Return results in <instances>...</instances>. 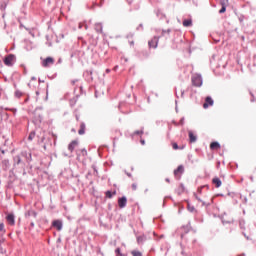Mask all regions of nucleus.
Instances as JSON below:
<instances>
[{"label":"nucleus","instance_id":"18","mask_svg":"<svg viewBox=\"0 0 256 256\" xmlns=\"http://www.w3.org/2000/svg\"><path fill=\"white\" fill-rule=\"evenodd\" d=\"M188 135H189L190 143H195L197 141V136H195V134H193L192 131H189Z\"/></svg>","mask_w":256,"mask_h":256},{"label":"nucleus","instance_id":"40","mask_svg":"<svg viewBox=\"0 0 256 256\" xmlns=\"http://www.w3.org/2000/svg\"><path fill=\"white\" fill-rule=\"evenodd\" d=\"M78 29H83V23H79Z\"/></svg>","mask_w":256,"mask_h":256},{"label":"nucleus","instance_id":"39","mask_svg":"<svg viewBox=\"0 0 256 256\" xmlns=\"http://www.w3.org/2000/svg\"><path fill=\"white\" fill-rule=\"evenodd\" d=\"M125 173H126L127 177H133V175L129 172L125 171Z\"/></svg>","mask_w":256,"mask_h":256},{"label":"nucleus","instance_id":"43","mask_svg":"<svg viewBox=\"0 0 256 256\" xmlns=\"http://www.w3.org/2000/svg\"><path fill=\"white\" fill-rule=\"evenodd\" d=\"M184 121H185V118H182V119L180 120L181 125H183Z\"/></svg>","mask_w":256,"mask_h":256},{"label":"nucleus","instance_id":"25","mask_svg":"<svg viewBox=\"0 0 256 256\" xmlns=\"http://www.w3.org/2000/svg\"><path fill=\"white\" fill-rule=\"evenodd\" d=\"M171 29L162 30L161 37H165V35H170Z\"/></svg>","mask_w":256,"mask_h":256},{"label":"nucleus","instance_id":"24","mask_svg":"<svg viewBox=\"0 0 256 256\" xmlns=\"http://www.w3.org/2000/svg\"><path fill=\"white\" fill-rule=\"evenodd\" d=\"M221 7H227L229 5V0H220Z\"/></svg>","mask_w":256,"mask_h":256},{"label":"nucleus","instance_id":"55","mask_svg":"<svg viewBox=\"0 0 256 256\" xmlns=\"http://www.w3.org/2000/svg\"><path fill=\"white\" fill-rule=\"evenodd\" d=\"M27 101H29V98H26L24 102L27 103Z\"/></svg>","mask_w":256,"mask_h":256},{"label":"nucleus","instance_id":"41","mask_svg":"<svg viewBox=\"0 0 256 256\" xmlns=\"http://www.w3.org/2000/svg\"><path fill=\"white\" fill-rule=\"evenodd\" d=\"M203 187H205V186H202L201 188H198V193H201V191H203Z\"/></svg>","mask_w":256,"mask_h":256},{"label":"nucleus","instance_id":"4","mask_svg":"<svg viewBox=\"0 0 256 256\" xmlns=\"http://www.w3.org/2000/svg\"><path fill=\"white\" fill-rule=\"evenodd\" d=\"M185 173V167L183 165H179L176 170H174V176L176 179H181L180 175H183Z\"/></svg>","mask_w":256,"mask_h":256},{"label":"nucleus","instance_id":"17","mask_svg":"<svg viewBox=\"0 0 256 256\" xmlns=\"http://www.w3.org/2000/svg\"><path fill=\"white\" fill-rule=\"evenodd\" d=\"M14 165H21L23 161L21 160V156L16 155L13 157Z\"/></svg>","mask_w":256,"mask_h":256},{"label":"nucleus","instance_id":"42","mask_svg":"<svg viewBox=\"0 0 256 256\" xmlns=\"http://www.w3.org/2000/svg\"><path fill=\"white\" fill-rule=\"evenodd\" d=\"M71 83L72 85H75L77 83V80H72Z\"/></svg>","mask_w":256,"mask_h":256},{"label":"nucleus","instance_id":"26","mask_svg":"<svg viewBox=\"0 0 256 256\" xmlns=\"http://www.w3.org/2000/svg\"><path fill=\"white\" fill-rule=\"evenodd\" d=\"M35 139V132H31L28 136V141H33Z\"/></svg>","mask_w":256,"mask_h":256},{"label":"nucleus","instance_id":"53","mask_svg":"<svg viewBox=\"0 0 256 256\" xmlns=\"http://www.w3.org/2000/svg\"><path fill=\"white\" fill-rule=\"evenodd\" d=\"M30 225H31V227H35V223H33V222Z\"/></svg>","mask_w":256,"mask_h":256},{"label":"nucleus","instance_id":"19","mask_svg":"<svg viewBox=\"0 0 256 256\" xmlns=\"http://www.w3.org/2000/svg\"><path fill=\"white\" fill-rule=\"evenodd\" d=\"M210 149L215 150V149H221V144H219V142H212L210 144Z\"/></svg>","mask_w":256,"mask_h":256},{"label":"nucleus","instance_id":"15","mask_svg":"<svg viewBox=\"0 0 256 256\" xmlns=\"http://www.w3.org/2000/svg\"><path fill=\"white\" fill-rule=\"evenodd\" d=\"M183 27H193V20L191 18L185 19L182 22Z\"/></svg>","mask_w":256,"mask_h":256},{"label":"nucleus","instance_id":"31","mask_svg":"<svg viewBox=\"0 0 256 256\" xmlns=\"http://www.w3.org/2000/svg\"><path fill=\"white\" fill-rule=\"evenodd\" d=\"M144 131H143V128L141 130H136L134 132V135H143Z\"/></svg>","mask_w":256,"mask_h":256},{"label":"nucleus","instance_id":"49","mask_svg":"<svg viewBox=\"0 0 256 256\" xmlns=\"http://www.w3.org/2000/svg\"><path fill=\"white\" fill-rule=\"evenodd\" d=\"M70 105L71 107H73V105H75V102L73 103V101H70Z\"/></svg>","mask_w":256,"mask_h":256},{"label":"nucleus","instance_id":"1","mask_svg":"<svg viewBox=\"0 0 256 256\" xmlns=\"http://www.w3.org/2000/svg\"><path fill=\"white\" fill-rule=\"evenodd\" d=\"M3 61L6 67H13V65L17 63V56H15V54H8L7 56H5Z\"/></svg>","mask_w":256,"mask_h":256},{"label":"nucleus","instance_id":"3","mask_svg":"<svg viewBox=\"0 0 256 256\" xmlns=\"http://www.w3.org/2000/svg\"><path fill=\"white\" fill-rule=\"evenodd\" d=\"M159 39H161V36H154L150 41H148L149 48L157 49L159 45Z\"/></svg>","mask_w":256,"mask_h":256},{"label":"nucleus","instance_id":"21","mask_svg":"<svg viewBox=\"0 0 256 256\" xmlns=\"http://www.w3.org/2000/svg\"><path fill=\"white\" fill-rule=\"evenodd\" d=\"M176 192L178 193V195L185 193V185L180 184Z\"/></svg>","mask_w":256,"mask_h":256},{"label":"nucleus","instance_id":"38","mask_svg":"<svg viewBox=\"0 0 256 256\" xmlns=\"http://www.w3.org/2000/svg\"><path fill=\"white\" fill-rule=\"evenodd\" d=\"M250 95L252 96L251 102L253 103V101H255V96H254L253 93H251V92H250Z\"/></svg>","mask_w":256,"mask_h":256},{"label":"nucleus","instance_id":"50","mask_svg":"<svg viewBox=\"0 0 256 256\" xmlns=\"http://www.w3.org/2000/svg\"><path fill=\"white\" fill-rule=\"evenodd\" d=\"M0 151H1L2 155H5V150L1 149Z\"/></svg>","mask_w":256,"mask_h":256},{"label":"nucleus","instance_id":"2","mask_svg":"<svg viewBox=\"0 0 256 256\" xmlns=\"http://www.w3.org/2000/svg\"><path fill=\"white\" fill-rule=\"evenodd\" d=\"M191 81L194 87H201L203 85V77L200 74H194Z\"/></svg>","mask_w":256,"mask_h":256},{"label":"nucleus","instance_id":"34","mask_svg":"<svg viewBox=\"0 0 256 256\" xmlns=\"http://www.w3.org/2000/svg\"><path fill=\"white\" fill-rule=\"evenodd\" d=\"M115 253H116V255H123V254H121V248H117L115 250Z\"/></svg>","mask_w":256,"mask_h":256},{"label":"nucleus","instance_id":"12","mask_svg":"<svg viewBox=\"0 0 256 256\" xmlns=\"http://www.w3.org/2000/svg\"><path fill=\"white\" fill-rule=\"evenodd\" d=\"M6 220L9 223V225H15V215L14 214H8L6 216Z\"/></svg>","mask_w":256,"mask_h":256},{"label":"nucleus","instance_id":"8","mask_svg":"<svg viewBox=\"0 0 256 256\" xmlns=\"http://www.w3.org/2000/svg\"><path fill=\"white\" fill-rule=\"evenodd\" d=\"M213 103H214L213 98H211V96H207L205 99V103L203 104V108L208 109L209 106L210 107L213 106Z\"/></svg>","mask_w":256,"mask_h":256},{"label":"nucleus","instance_id":"54","mask_svg":"<svg viewBox=\"0 0 256 256\" xmlns=\"http://www.w3.org/2000/svg\"><path fill=\"white\" fill-rule=\"evenodd\" d=\"M63 60H61V58L58 60V63H62Z\"/></svg>","mask_w":256,"mask_h":256},{"label":"nucleus","instance_id":"29","mask_svg":"<svg viewBox=\"0 0 256 256\" xmlns=\"http://www.w3.org/2000/svg\"><path fill=\"white\" fill-rule=\"evenodd\" d=\"M0 233H5V224L0 223Z\"/></svg>","mask_w":256,"mask_h":256},{"label":"nucleus","instance_id":"44","mask_svg":"<svg viewBox=\"0 0 256 256\" xmlns=\"http://www.w3.org/2000/svg\"><path fill=\"white\" fill-rule=\"evenodd\" d=\"M166 183H171V180L169 178L165 179Z\"/></svg>","mask_w":256,"mask_h":256},{"label":"nucleus","instance_id":"30","mask_svg":"<svg viewBox=\"0 0 256 256\" xmlns=\"http://www.w3.org/2000/svg\"><path fill=\"white\" fill-rule=\"evenodd\" d=\"M188 211H190V213H193L195 211V206H191V204H188Z\"/></svg>","mask_w":256,"mask_h":256},{"label":"nucleus","instance_id":"6","mask_svg":"<svg viewBox=\"0 0 256 256\" xmlns=\"http://www.w3.org/2000/svg\"><path fill=\"white\" fill-rule=\"evenodd\" d=\"M21 156L25 158L26 163H31L33 161L31 152L23 151L21 152Z\"/></svg>","mask_w":256,"mask_h":256},{"label":"nucleus","instance_id":"52","mask_svg":"<svg viewBox=\"0 0 256 256\" xmlns=\"http://www.w3.org/2000/svg\"><path fill=\"white\" fill-rule=\"evenodd\" d=\"M250 181H255L253 176H250Z\"/></svg>","mask_w":256,"mask_h":256},{"label":"nucleus","instance_id":"16","mask_svg":"<svg viewBox=\"0 0 256 256\" xmlns=\"http://www.w3.org/2000/svg\"><path fill=\"white\" fill-rule=\"evenodd\" d=\"M212 183L215 185L217 189H219V187H221L222 185L221 179H219V177L213 178Z\"/></svg>","mask_w":256,"mask_h":256},{"label":"nucleus","instance_id":"46","mask_svg":"<svg viewBox=\"0 0 256 256\" xmlns=\"http://www.w3.org/2000/svg\"><path fill=\"white\" fill-rule=\"evenodd\" d=\"M183 95H185V90L181 91V97H183Z\"/></svg>","mask_w":256,"mask_h":256},{"label":"nucleus","instance_id":"47","mask_svg":"<svg viewBox=\"0 0 256 256\" xmlns=\"http://www.w3.org/2000/svg\"><path fill=\"white\" fill-rule=\"evenodd\" d=\"M141 145H145V140H140Z\"/></svg>","mask_w":256,"mask_h":256},{"label":"nucleus","instance_id":"9","mask_svg":"<svg viewBox=\"0 0 256 256\" xmlns=\"http://www.w3.org/2000/svg\"><path fill=\"white\" fill-rule=\"evenodd\" d=\"M194 197L197 201H199V203H202V207H209L211 205V203H213V199H211L210 202H205V201H202L201 198H199V196L197 195V193H194Z\"/></svg>","mask_w":256,"mask_h":256},{"label":"nucleus","instance_id":"35","mask_svg":"<svg viewBox=\"0 0 256 256\" xmlns=\"http://www.w3.org/2000/svg\"><path fill=\"white\" fill-rule=\"evenodd\" d=\"M81 153H82L83 157L87 156V150L86 149H82Z\"/></svg>","mask_w":256,"mask_h":256},{"label":"nucleus","instance_id":"10","mask_svg":"<svg viewBox=\"0 0 256 256\" xmlns=\"http://www.w3.org/2000/svg\"><path fill=\"white\" fill-rule=\"evenodd\" d=\"M118 205L120 209H125L127 207V197L123 196L118 199Z\"/></svg>","mask_w":256,"mask_h":256},{"label":"nucleus","instance_id":"20","mask_svg":"<svg viewBox=\"0 0 256 256\" xmlns=\"http://www.w3.org/2000/svg\"><path fill=\"white\" fill-rule=\"evenodd\" d=\"M95 31H97L98 33H103V24L96 23L95 24Z\"/></svg>","mask_w":256,"mask_h":256},{"label":"nucleus","instance_id":"5","mask_svg":"<svg viewBox=\"0 0 256 256\" xmlns=\"http://www.w3.org/2000/svg\"><path fill=\"white\" fill-rule=\"evenodd\" d=\"M55 64V59L53 57H47L42 61V67H51V65Z\"/></svg>","mask_w":256,"mask_h":256},{"label":"nucleus","instance_id":"7","mask_svg":"<svg viewBox=\"0 0 256 256\" xmlns=\"http://www.w3.org/2000/svg\"><path fill=\"white\" fill-rule=\"evenodd\" d=\"M52 227H55L57 231H61L63 229V221L61 220H54L52 222Z\"/></svg>","mask_w":256,"mask_h":256},{"label":"nucleus","instance_id":"33","mask_svg":"<svg viewBox=\"0 0 256 256\" xmlns=\"http://www.w3.org/2000/svg\"><path fill=\"white\" fill-rule=\"evenodd\" d=\"M172 147L175 151H177V149H179V145L175 142L172 144Z\"/></svg>","mask_w":256,"mask_h":256},{"label":"nucleus","instance_id":"23","mask_svg":"<svg viewBox=\"0 0 256 256\" xmlns=\"http://www.w3.org/2000/svg\"><path fill=\"white\" fill-rule=\"evenodd\" d=\"M14 95L16 99H21V97H23V92H21L20 90H16Z\"/></svg>","mask_w":256,"mask_h":256},{"label":"nucleus","instance_id":"14","mask_svg":"<svg viewBox=\"0 0 256 256\" xmlns=\"http://www.w3.org/2000/svg\"><path fill=\"white\" fill-rule=\"evenodd\" d=\"M146 241H147V236H145L144 234L137 236L138 245H143V243H145Z\"/></svg>","mask_w":256,"mask_h":256},{"label":"nucleus","instance_id":"37","mask_svg":"<svg viewBox=\"0 0 256 256\" xmlns=\"http://www.w3.org/2000/svg\"><path fill=\"white\" fill-rule=\"evenodd\" d=\"M140 29H141V31H143V24H140V25L137 27V31H140Z\"/></svg>","mask_w":256,"mask_h":256},{"label":"nucleus","instance_id":"56","mask_svg":"<svg viewBox=\"0 0 256 256\" xmlns=\"http://www.w3.org/2000/svg\"><path fill=\"white\" fill-rule=\"evenodd\" d=\"M2 93H1V90H0V97H1Z\"/></svg>","mask_w":256,"mask_h":256},{"label":"nucleus","instance_id":"13","mask_svg":"<svg viewBox=\"0 0 256 256\" xmlns=\"http://www.w3.org/2000/svg\"><path fill=\"white\" fill-rule=\"evenodd\" d=\"M87 129V126L85 125V122L80 123V129L78 130L79 135H85V131Z\"/></svg>","mask_w":256,"mask_h":256},{"label":"nucleus","instance_id":"11","mask_svg":"<svg viewBox=\"0 0 256 256\" xmlns=\"http://www.w3.org/2000/svg\"><path fill=\"white\" fill-rule=\"evenodd\" d=\"M77 145H79V141L73 140V141L68 145V151H70V153H73V151H75V147H77Z\"/></svg>","mask_w":256,"mask_h":256},{"label":"nucleus","instance_id":"48","mask_svg":"<svg viewBox=\"0 0 256 256\" xmlns=\"http://www.w3.org/2000/svg\"><path fill=\"white\" fill-rule=\"evenodd\" d=\"M70 105L71 107H73V105H75V102L73 103V101H70Z\"/></svg>","mask_w":256,"mask_h":256},{"label":"nucleus","instance_id":"45","mask_svg":"<svg viewBox=\"0 0 256 256\" xmlns=\"http://www.w3.org/2000/svg\"><path fill=\"white\" fill-rule=\"evenodd\" d=\"M103 1H105V0H101L100 5H98L99 7H103Z\"/></svg>","mask_w":256,"mask_h":256},{"label":"nucleus","instance_id":"22","mask_svg":"<svg viewBox=\"0 0 256 256\" xmlns=\"http://www.w3.org/2000/svg\"><path fill=\"white\" fill-rule=\"evenodd\" d=\"M117 192H112L111 190H108L105 192V195L108 199H112L113 198V195H116Z\"/></svg>","mask_w":256,"mask_h":256},{"label":"nucleus","instance_id":"28","mask_svg":"<svg viewBox=\"0 0 256 256\" xmlns=\"http://www.w3.org/2000/svg\"><path fill=\"white\" fill-rule=\"evenodd\" d=\"M240 229H245V220H239Z\"/></svg>","mask_w":256,"mask_h":256},{"label":"nucleus","instance_id":"57","mask_svg":"<svg viewBox=\"0 0 256 256\" xmlns=\"http://www.w3.org/2000/svg\"><path fill=\"white\" fill-rule=\"evenodd\" d=\"M33 80H35V77H32Z\"/></svg>","mask_w":256,"mask_h":256},{"label":"nucleus","instance_id":"32","mask_svg":"<svg viewBox=\"0 0 256 256\" xmlns=\"http://www.w3.org/2000/svg\"><path fill=\"white\" fill-rule=\"evenodd\" d=\"M225 11H227V6H222V8L219 10V13L223 14Z\"/></svg>","mask_w":256,"mask_h":256},{"label":"nucleus","instance_id":"36","mask_svg":"<svg viewBox=\"0 0 256 256\" xmlns=\"http://www.w3.org/2000/svg\"><path fill=\"white\" fill-rule=\"evenodd\" d=\"M132 189H133V191H137V184L133 183L132 184Z\"/></svg>","mask_w":256,"mask_h":256},{"label":"nucleus","instance_id":"58","mask_svg":"<svg viewBox=\"0 0 256 256\" xmlns=\"http://www.w3.org/2000/svg\"><path fill=\"white\" fill-rule=\"evenodd\" d=\"M72 131H74V132H75V129H72Z\"/></svg>","mask_w":256,"mask_h":256},{"label":"nucleus","instance_id":"27","mask_svg":"<svg viewBox=\"0 0 256 256\" xmlns=\"http://www.w3.org/2000/svg\"><path fill=\"white\" fill-rule=\"evenodd\" d=\"M131 253L133 256H143V254L137 250H133Z\"/></svg>","mask_w":256,"mask_h":256},{"label":"nucleus","instance_id":"51","mask_svg":"<svg viewBox=\"0 0 256 256\" xmlns=\"http://www.w3.org/2000/svg\"><path fill=\"white\" fill-rule=\"evenodd\" d=\"M85 29L88 30L89 26H87V24L84 25Z\"/></svg>","mask_w":256,"mask_h":256}]
</instances>
